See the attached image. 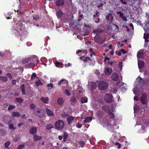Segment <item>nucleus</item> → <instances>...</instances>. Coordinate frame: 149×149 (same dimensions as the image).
<instances>
[{"instance_id":"423d86ee","label":"nucleus","mask_w":149,"mask_h":149,"mask_svg":"<svg viewBox=\"0 0 149 149\" xmlns=\"http://www.w3.org/2000/svg\"><path fill=\"white\" fill-rule=\"evenodd\" d=\"M112 95L111 94H106L104 97V100L107 102L111 103L113 101Z\"/></svg>"},{"instance_id":"6e6d98bb","label":"nucleus","mask_w":149,"mask_h":149,"mask_svg":"<svg viewBox=\"0 0 149 149\" xmlns=\"http://www.w3.org/2000/svg\"><path fill=\"white\" fill-rule=\"evenodd\" d=\"M121 52H122L123 54H125L127 53V52L125 51L124 49H122L120 50Z\"/></svg>"},{"instance_id":"7ed1b4c3","label":"nucleus","mask_w":149,"mask_h":149,"mask_svg":"<svg viewBox=\"0 0 149 149\" xmlns=\"http://www.w3.org/2000/svg\"><path fill=\"white\" fill-rule=\"evenodd\" d=\"M98 89L101 90H105L107 88L108 85L107 82L104 81H101L98 84Z\"/></svg>"},{"instance_id":"680f3d73","label":"nucleus","mask_w":149,"mask_h":149,"mask_svg":"<svg viewBox=\"0 0 149 149\" xmlns=\"http://www.w3.org/2000/svg\"><path fill=\"white\" fill-rule=\"evenodd\" d=\"M120 1L121 2V3L123 4L126 5L127 4V3L126 1H124L123 0H120Z\"/></svg>"},{"instance_id":"ddd939ff","label":"nucleus","mask_w":149,"mask_h":149,"mask_svg":"<svg viewBox=\"0 0 149 149\" xmlns=\"http://www.w3.org/2000/svg\"><path fill=\"white\" fill-rule=\"evenodd\" d=\"M32 59V62L34 63V66H35V63H39V60L38 57L35 56L33 57H31Z\"/></svg>"},{"instance_id":"c85d7f7f","label":"nucleus","mask_w":149,"mask_h":149,"mask_svg":"<svg viewBox=\"0 0 149 149\" xmlns=\"http://www.w3.org/2000/svg\"><path fill=\"white\" fill-rule=\"evenodd\" d=\"M92 118L91 117H88L86 118L84 121V122L85 123H86L92 120Z\"/></svg>"},{"instance_id":"0eeeda50","label":"nucleus","mask_w":149,"mask_h":149,"mask_svg":"<svg viewBox=\"0 0 149 149\" xmlns=\"http://www.w3.org/2000/svg\"><path fill=\"white\" fill-rule=\"evenodd\" d=\"M58 85H61L63 88L68 85V81L65 79H62L58 83Z\"/></svg>"},{"instance_id":"f8f14e48","label":"nucleus","mask_w":149,"mask_h":149,"mask_svg":"<svg viewBox=\"0 0 149 149\" xmlns=\"http://www.w3.org/2000/svg\"><path fill=\"white\" fill-rule=\"evenodd\" d=\"M74 117L73 116H69L67 119V121L68 123V124L70 125L71 124L72 121L74 120Z\"/></svg>"},{"instance_id":"4d7b16f0","label":"nucleus","mask_w":149,"mask_h":149,"mask_svg":"<svg viewBox=\"0 0 149 149\" xmlns=\"http://www.w3.org/2000/svg\"><path fill=\"white\" fill-rule=\"evenodd\" d=\"M116 53L117 55H118L119 56H120L121 55V53L120 52V51H119V52H118V51H116Z\"/></svg>"},{"instance_id":"393cba45","label":"nucleus","mask_w":149,"mask_h":149,"mask_svg":"<svg viewBox=\"0 0 149 149\" xmlns=\"http://www.w3.org/2000/svg\"><path fill=\"white\" fill-rule=\"evenodd\" d=\"M23 99L20 97L17 98L15 100L16 102L19 103L20 104L22 103L23 102Z\"/></svg>"},{"instance_id":"0e129e2a","label":"nucleus","mask_w":149,"mask_h":149,"mask_svg":"<svg viewBox=\"0 0 149 149\" xmlns=\"http://www.w3.org/2000/svg\"><path fill=\"white\" fill-rule=\"evenodd\" d=\"M97 21H95V22L96 23H99L100 22V19L98 17L97 19Z\"/></svg>"},{"instance_id":"69168bd1","label":"nucleus","mask_w":149,"mask_h":149,"mask_svg":"<svg viewBox=\"0 0 149 149\" xmlns=\"http://www.w3.org/2000/svg\"><path fill=\"white\" fill-rule=\"evenodd\" d=\"M122 19L124 21H127V18L125 16L123 17H122Z\"/></svg>"},{"instance_id":"7c9ffc66","label":"nucleus","mask_w":149,"mask_h":149,"mask_svg":"<svg viewBox=\"0 0 149 149\" xmlns=\"http://www.w3.org/2000/svg\"><path fill=\"white\" fill-rule=\"evenodd\" d=\"M0 79H1L2 81L5 82L7 81V78L5 76H0Z\"/></svg>"},{"instance_id":"aec40b11","label":"nucleus","mask_w":149,"mask_h":149,"mask_svg":"<svg viewBox=\"0 0 149 149\" xmlns=\"http://www.w3.org/2000/svg\"><path fill=\"white\" fill-rule=\"evenodd\" d=\"M29 132L31 134H35L37 132V129L35 127H32L31 129L29 130Z\"/></svg>"},{"instance_id":"c03bdc74","label":"nucleus","mask_w":149,"mask_h":149,"mask_svg":"<svg viewBox=\"0 0 149 149\" xmlns=\"http://www.w3.org/2000/svg\"><path fill=\"white\" fill-rule=\"evenodd\" d=\"M24 147V145H20L18 146L17 149H23Z\"/></svg>"},{"instance_id":"20e7f679","label":"nucleus","mask_w":149,"mask_h":149,"mask_svg":"<svg viewBox=\"0 0 149 149\" xmlns=\"http://www.w3.org/2000/svg\"><path fill=\"white\" fill-rule=\"evenodd\" d=\"M65 124L64 122L62 120H59L56 122L55 124L56 128L60 130L62 129L64 127Z\"/></svg>"},{"instance_id":"4468645a","label":"nucleus","mask_w":149,"mask_h":149,"mask_svg":"<svg viewBox=\"0 0 149 149\" xmlns=\"http://www.w3.org/2000/svg\"><path fill=\"white\" fill-rule=\"evenodd\" d=\"M63 14V13L61 10H59L56 14V15L58 18H61Z\"/></svg>"},{"instance_id":"e2e57ef3","label":"nucleus","mask_w":149,"mask_h":149,"mask_svg":"<svg viewBox=\"0 0 149 149\" xmlns=\"http://www.w3.org/2000/svg\"><path fill=\"white\" fill-rule=\"evenodd\" d=\"M19 139L18 138L16 137V138H14L13 139V140L15 142H16L19 140Z\"/></svg>"},{"instance_id":"b1692460","label":"nucleus","mask_w":149,"mask_h":149,"mask_svg":"<svg viewBox=\"0 0 149 149\" xmlns=\"http://www.w3.org/2000/svg\"><path fill=\"white\" fill-rule=\"evenodd\" d=\"M63 134V141L64 142H65L66 141V139L68 137V135L67 133L66 132H64Z\"/></svg>"},{"instance_id":"f3484780","label":"nucleus","mask_w":149,"mask_h":149,"mask_svg":"<svg viewBox=\"0 0 149 149\" xmlns=\"http://www.w3.org/2000/svg\"><path fill=\"white\" fill-rule=\"evenodd\" d=\"M57 102L58 105H61L63 103L64 101L62 97H59L57 99Z\"/></svg>"},{"instance_id":"6ab92c4d","label":"nucleus","mask_w":149,"mask_h":149,"mask_svg":"<svg viewBox=\"0 0 149 149\" xmlns=\"http://www.w3.org/2000/svg\"><path fill=\"white\" fill-rule=\"evenodd\" d=\"M40 100L44 103L45 104H47L49 102V99L47 97H41L40 98Z\"/></svg>"},{"instance_id":"f704fd0d","label":"nucleus","mask_w":149,"mask_h":149,"mask_svg":"<svg viewBox=\"0 0 149 149\" xmlns=\"http://www.w3.org/2000/svg\"><path fill=\"white\" fill-rule=\"evenodd\" d=\"M29 107L31 109L33 110L36 108V105L32 103L30 105Z\"/></svg>"},{"instance_id":"3c124183","label":"nucleus","mask_w":149,"mask_h":149,"mask_svg":"<svg viewBox=\"0 0 149 149\" xmlns=\"http://www.w3.org/2000/svg\"><path fill=\"white\" fill-rule=\"evenodd\" d=\"M33 18L34 19L37 20L39 19V16L38 15H34L33 16Z\"/></svg>"},{"instance_id":"864d4df0","label":"nucleus","mask_w":149,"mask_h":149,"mask_svg":"<svg viewBox=\"0 0 149 149\" xmlns=\"http://www.w3.org/2000/svg\"><path fill=\"white\" fill-rule=\"evenodd\" d=\"M16 80L15 79H13L11 81V84L13 85L16 84Z\"/></svg>"},{"instance_id":"412c9836","label":"nucleus","mask_w":149,"mask_h":149,"mask_svg":"<svg viewBox=\"0 0 149 149\" xmlns=\"http://www.w3.org/2000/svg\"><path fill=\"white\" fill-rule=\"evenodd\" d=\"M138 65L139 68H142L144 66L145 62L143 61H141L138 62Z\"/></svg>"},{"instance_id":"4be33fe9","label":"nucleus","mask_w":149,"mask_h":149,"mask_svg":"<svg viewBox=\"0 0 149 149\" xmlns=\"http://www.w3.org/2000/svg\"><path fill=\"white\" fill-rule=\"evenodd\" d=\"M12 116L13 117H19L21 115L20 114L19 112L15 111L13 112L11 114Z\"/></svg>"},{"instance_id":"1a4fd4ad","label":"nucleus","mask_w":149,"mask_h":149,"mask_svg":"<svg viewBox=\"0 0 149 149\" xmlns=\"http://www.w3.org/2000/svg\"><path fill=\"white\" fill-rule=\"evenodd\" d=\"M140 100L143 104H145L147 102V98L144 95H142L140 97Z\"/></svg>"},{"instance_id":"473e14b6","label":"nucleus","mask_w":149,"mask_h":149,"mask_svg":"<svg viewBox=\"0 0 149 149\" xmlns=\"http://www.w3.org/2000/svg\"><path fill=\"white\" fill-rule=\"evenodd\" d=\"M103 31V30L101 29H98L94 30L93 31V33H102Z\"/></svg>"},{"instance_id":"a18cd8bd","label":"nucleus","mask_w":149,"mask_h":149,"mask_svg":"<svg viewBox=\"0 0 149 149\" xmlns=\"http://www.w3.org/2000/svg\"><path fill=\"white\" fill-rule=\"evenodd\" d=\"M65 93L68 96H69L70 95L69 92V91L68 89H67L65 91Z\"/></svg>"},{"instance_id":"e433bc0d","label":"nucleus","mask_w":149,"mask_h":149,"mask_svg":"<svg viewBox=\"0 0 149 149\" xmlns=\"http://www.w3.org/2000/svg\"><path fill=\"white\" fill-rule=\"evenodd\" d=\"M37 75L35 73H33L31 75V80H33L36 77Z\"/></svg>"},{"instance_id":"4c0bfd02","label":"nucleus","mask_w":149,"mask_h":149,"mask_svg":"<svg viewBox=\"0 0 149 149\" xmlns=\"http://www.w3.org/2000/svg\"><path fill=\"white\" fill-rule=\"evenodd\" d=\"M47 87L49 90H51L53 87V85L52 84L50 83L48 84Z\"/></svg>"},{"instance_id":"58836bf2","label":"nucleus","mask_w":149,"mask_h":149,"mask_svg":"<svg viewBox=\"0 0 149 149\" xmlns=\"http://www.w3.org/2000/svg\"><path fill=\"white\" fill-rule=\"evenodd\" d=\"M109 113V117L110 118L113 119L114 118V114L112 112L110 111Z\"/></svg>"},{"instance_id":"09e8293b","label":"nucleus","mask_w":149,"mask_h":149,"mask_svg":"<svg viewBox=\"0 0 149 149\" xmlns=\"http://www.w3.org/2000/svg\"><path fill=\"white\" fill-rule=\"evenodd\" d=\"M117 14H119V16L121 17H123V13L119 11L117 13Z\"/></svg>"},{"instance_id":"2eb2a0df","label":"nucleus","mask_w":149,"mask_h":149,"mask_svg":"<svg viewBox=\"0 0 149 149\" xmlns=\"http://www.w3.org/2000/svg\"><path fill=\"white\" fill-rule=\"evenodd\" d=\"M46 111L47 114L48 116H54L53 112L50 109H48V108H46Z\"/></svg>"},{"instance_id":"79ce46f5","label":"nucleus","mask_w":149,"mask_h":149,"mask_svg":"<svg viewBox=\"0 0 149 149\" xmlns=\"http://www.w3.org/2000/svg\"><path fill=\"white\" fill-rule=\"evenodd\" d=\"M70 101L72 102L75 103H76L77 100L74 97H72L71 98Z\"/></svg>"},{"instance_id":"dca6fc26","label":"nucleus","mask_w":149,"mask_h":149,"mask_svg":"<svg viewBox=\"0 0 149 149\" xmlns=\"http://www.w3.org/2000/svg\"><path fill=\"white\" fill-rule=\"evenodd\" d=\"M90 86V88L91 90H94L97 88V84L95 82H91Z\"/></svg>"},{"instance_id":"49530a36","label":"nucleus","mask_w":149,"mask_h":149,"mask_svg":"<svg viewBox=\"0 0 149 149\" xmlns=\"http://www.w3.org/2000/svg\"><path fill=\"white\" fill-rule=\"evenodd\" d=\"M10 143L9 142L6 141L5 143V146L6 148H8L9 146Z\"/></svg>"},{"instance_id":"5701e85b","label":"nucleus","mask_w":149,"mask_h":149,"mask_svg":"<svg viewBox=\"0 0 149 149\" xmlns=\"http://www.w3.org/2000/svg\"><path fill=\"white\" fill-rule=\"evenodd\" d=\"M80 59L85 62H87L88 60H90L91 61V58L89 57H84V56H81L80 57Z\"/></svg>"},{"instance_id":"f257e3e1","label":"nucleus","mask_w":149,"mask_h":149,"mask_svg":"<svg viewBox=\"0 0 149 149\" xmlns=\"http://www.w3.org/2000/svg\"><path fill=\"white\" fill-rule=\"evenodd\" d=\"M22 63L25 64V67L26 68H32L34 67V63L32 62V59L31 57L26 58L22 60Z\"/></svg>"},{"instance_id":"bb28decb","label":"nucleus","mask_w":149,"mask_h":149,"mask_svg":"<svg viewBox=\"0 0 149 149\" xmlns=\"http://www.w3.org/2000/svg\"><path fill=\"white\" fill-rule=\"evenodd\" d=\"M55 64L56 66L58 68H61L63 67L62 63L59 62H56Z\"/></svg>"},{"instance_id":"052dcab7","label":"nucleus","mask_w":149,"mask_h":149,"mask_svg":"<svg viewBox=\"0 0 149 149\" xmlns=\"http://www.w3.org/2000/svg\"><path fill=\"white\" fill-rule=\"evenodd\" d=\"M115 144L116 145H118V148H120V144L118 142H116L115 143Z\"/></svg>"},{"instance_id":"a19ab883","label":"nucleus","mask_w":149,"mask_h":149,"mask_svg":"<svg viewBox=\"0 0 149 149\" xmlns=\"http://www.w3.org/2000/svg\"><path fill=\"white\" fill-rule=\"evenodd\" d=\"M138 82L141 85L144 83L143 80L141 77H139V78Z\"/></svg>"},{"instance_id":"72a5a7b5","label":"nucleus","mask_w":149,"mask_h":149,"mask_svg":"<svg viewBox=\"0 0 149 149\" xmlns=\"http://www.w3.org/2000/svg\"><path fill=\"white\" fill-rule=\"evenodd\" d=\"M15 108V106L13 105H10L8 107L7 110L9 111L12 110Z\"/></svg>"},{"instance_id":"cd10ccee","label":"nucleus","mask_w":149,"mask_h":149,"mask_svg":"<svg viewBox=\"0 0 149 149\" xmlns=\"http://www.w3.org/2000/svg\"><path fill=\"white\" fill-rule=\"evenodd\" d=\"M53 128V126L52 124H47L46 126V129L49 130Z\"/></svg>"},{"instance_id":"39448f33","label":"nucleus","mask_w":149,"mask_h":149,"mask_svg":"<svg viewBox=\"0 0 149 149\" xmlns=\"http://www.w3.org/2000/svg\"><path fill=\"white\" fill-rule=\"evenodd\" d=\"M95 42L98 44H102L106 41V38H104L103 39L100 38L99 36H97V35L95 36L94 38Z\"/></svg>"},{"instance_id":"9b49d317","label":"nucleus","mask_w":149,"mask_h":149,"mask_svg":"<svg viewBox=\"0 0 149 149\" xmlns=\"http://www.w3.org/2000/svg\"><path fill=\"white\" fill-rule=\"evenodd\" d=\"M104 73L106 75H110L112 72V69L110 68H107L105 69Z\"/></svg>"},{"instance_id":"338daca9","label":"nucleus","mask_w":149,"mask_h":149,"mask_svg":"<svg viewBox=\"0 0 149 149\" xmlns=\"http://www.w3.org/2000/svg\"><path fill=\"white\" fill-rule=\"evenodd\" d=\"M134 100H135L136 101H137L139 100L138 97V96H135L134 97Z\"/></svg>"},{"instance_id":"f03ea898","label":"nucleus","mask_w":149,"mask_h":149,"mask_svg":"<svg viewBox=\"0 0 149 149\" xmlns=\"http://www.w3.org/2000/svg\"><path fill=\"white\" fill-rule=\"evenodd\" d=\"M35 116L39 118H42L45 116V111L43 109L37 108L33 111Z\"/></svg>"},{"instance_id":"6e6552de","label":"nucleus","mask_w":149,"mask_h":149,"mask_svg":"<svg viewBox=\"0 0 149 149\" xmlns=\"http://www.w3.org/2000/svg\"><path fill=\"white\" fill-rule=\"evenodd\" d=\"M65 3L64 0H57L55 2L56 5L58 7L63 6Z\"/></svg>"},{"instance_id":"774afa93","label":"nucleus","mask_w":149,"mask_h":149,"mask_svg":"<svg viewBox=\"0 0 149 149\" xmlns=\"http://www.w3.org/2000/svg\"><path fill=\"white\" fill-rule=\"evenodd\" d=\"M24 124L23 123H20L18 124L17 126L18 127H20Z\"/></svg>"},{"instance_id":"5fc2aeb1","label":"nucleus","mask_w":149,"mask_h":149,"mask_svg":"<svg viewBox=\"0 0 149 149\" xmlns=\"http://www.w3.org/2000/svg\"><path fill=\"white\" fill-rule=\"evenodd\" d=\"M107 107L106 106H103L102 107V109L105 111H106L107 109Z\"/></svg>"},{"instance_id":"c756f323","label":"nucleus","mask_w":149,"mask_h":149,"mask_svg":"<svg viewBox=\"0 0 149 149\" xmlns=\"http://www.w3.org/2000/svg\"><path fill=\"white\" fill-rule=\"evenodd\" d=\"M88 102V99L86 97H82L81 99V102L82 103H86Z\"/></svg>"},{"instance_id":"ea45409f","label":"nucleus","mask_w":149,"mask_h":149,"mask_svg":"<svg viewBox=\"0 0 149 149\" xmlns=\"http://www.w3.org/2000/svg\"><path fill=\"white\" fill-rule=\"evenodd\" d=\"M78 143V144L82 148L85 145V143L83 141H79Z\"/></svg>"},{"instance_id":"2f4dec72","label":"nucleus","mask_w":149,"mask_h":149,"mask_svg":"<svg viewBox=\"0 0 149 149\" xmlns=\"http://www.w3.org/2000/svg\"><path fill=\"white\" fill-rule=\"evenodd\" d=\"M126 84L124 83H123L120 86V88L122 89V90H125L126 88Z\"/></svg>"},{"instance_id":"bf43d9fd","label":"nucleus","mask_w":149,"mask_h":149,"mask_svg":"<svg viewBox=\"0 0 149 149\" xmlns=\"http://www.w3.org/2000/svg\"><path fill=\"white\" fill-rule=\"evenodd\" d=\"M20 88L21 89V90H24L25 89V85L24 84H23L22 85V86H21Z\"/></svg>"},{"instance_id":"13d9d810","label":"nucleus","mask_w":149,"mask_h":149,"mask_svg":"<svg viewBox=\"0 0 149 149\" xmlns=\"http://www.w3.org/2000/svg\"><path fill=\"white\" fill-rule=\"evenodd\" d=\"M76 127L79 128H81L82 127V125L81 124H78L76 125Z\"/></svg>"},{"instance_id":"8fccbe9b","label":"nucleus","mask_w":149,"mask_h":149,"mask_svg":"<svg viewBox=\"0 0 149 149\" xmlns=\"http://www.w3.org/2000/svg\"><path fill=\"white\" fill-rule=\"evenodd\" d=\"M6 75L9 77L10 79H13V77L11 76V74L10 73H7L6 74Z\"/></svg>"},{"instance_id":"a878e982","label":"nucleus","mask_w":149,"mask_h":149,"mask_svg":"<svg viewBox=\"0 0 149 149\" xmlns=\"http://www.w3.org/2000/svg\"><path fill=\"white\" fill-rule=\"evenodd\" d=\"M33 138L35 141H37V140H40L42 138V137L41 136H39L36 134H35L34 135Z\"/></svg>"},{"instance_id":"9d476101","label":"nucleus","mask_w":149,"mask_h":149,"mask_svg":"<svg viewBox=\"0 0 149 149\" xmlns=\"http://www.w3.org/2000/svg\"><path fill=\"white\" fill-rule=\"evenodd\" d=\"M111 77L112 79L114 81H117L118 79V75L116 73H113Z\"/></svg>"},{"instance_id":"c9c22d12","label":"nucleus","mask_w":149,"mask_h":149,"mask_svg":"<svg viewBox=\"0 0 149 149\" xmlns=\"http://www.w3.org/2000/svg\"><path fill=\"white\" fill-rule=\"evenodd\" d=\"M36 85L37 86H39L40 85H42L43 84L41 82L40 80H38L36 82Z\"/></svg>"},{"instance_id":"de8ad7c7","label":"nucleus","mask_w":149,"mask_h":149,"mask_svg":"<svg viewBox=\"0 0 149 149\" xmlns=\"http://www.w3.org/2000/svg\"><path fill=\"white\" fill-rule=\"evenodd\" d=\"M16 24L17 26H19V27L18 28L20 30H21V27L22 26V23H17Z\"/></svg>"},{"instance_id":"a211bd4d","label":"nucleus","mask_w":149,"mask_h":149,"mask_svg":"<svg viewBox=\"0 0 149 149\" xmlns=\"http://www.w3.org/2000/svg\"><path fill=\"white\" fill-rule=\"evenodd\" d=\"M143 50H139L137 54V56L138 58H141L143 56Z\"/></svg>"},{"instance_id":"603ef678","label":"nucleus","mask_w":149,"mask_h":149,"mask_svg":"<svg viewBox=\"0 0 149 149\" xmlns=\"http://www.w3.org/2000/svg\"><path fill=\"white\" fill-rule=\"evenodd\" d=\"M144 36L143 38L144 39L147 38H148V37L149 36V34H146V33H144Z\"/></svg>"},{"instance_id":"37998d69","label":"nucleus","mask_w":149,"mask_h":149,"mask_svg":"<svg viewBox=\"0 0 149 149\" xmlns=\"http://www.w3.org/2000/svg\"><path fill=\"white\" fill-rule=\"evenodd\" d=\"M9 128L10 129H12L13 130H14L15 129V127H14L13 124H9Z\"/></svg>"}]
</instances>
